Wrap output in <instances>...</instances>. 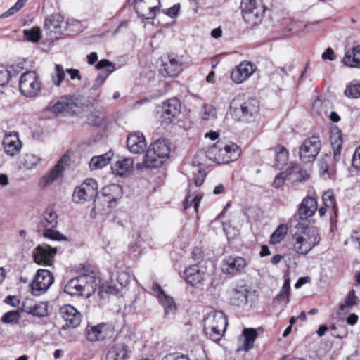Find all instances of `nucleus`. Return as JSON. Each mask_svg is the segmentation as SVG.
<instances>
[{
  "label": "nucleus",
  "instance_id": "48",
  "mask_svg": "<svg viewBox=\"0 0 360 360\" xmlns=\"http://www.w3.org/2000/svg\"><path fill=\"white\" fill-rule=\"evenodd\" d=\"M202 120L206 121H212L216 119V108L212 105H204L200 112Z\"/></svg>",
  "mask_w": 360,
  "mask_h": 360
},
{
  "label": "nucleus",
  "instance_id": "27",
  "mask_svg": "<svg viewBox=\"0 0 360 360\" xmlns=\"http://www.w3.org/2000/svg\"><path fill=\"white\" fill-rule=\"evenodd\" d=\"M110 327L106 323H100L91 327L87 332V339L91 342L101 341L107 338L111 333Z\"/></svg>",
  "mask_w": 360,
  "mask_h": 360
},
{
  "label": "nucleus",
  "instance_id": "40",
  "mask_svg": "<svg viewBox=\"0 0 360 360\" xmlns=\"http://www.w3.org/2000/svg\"><path fill=\"white\" fill-rule=\"evenodd\" d=\"M204 331L206 335L213 341L220 340L225 332L223 331V327H218L215 324H206V323H204Z\"/></svg>",
  "mask_w": 360,
  "mask_h": 360
},
{
  "label": "nucleus",
  "instance_id": "8",
  "mask_svg": "<svg viewBox=\"0 0 360 360\" xmlns=\"http://www.w3.org/2000/svg\"><path fill=\"white\" fill-rule=\"evenodd\" d=\"M321 150L319 138L316 136L305 139L300 146L299 155L304 163H309L315 160Z\"/></svg>",
  "mask_w": 360,
  "mask_h": 360
},
{
  "label": "nucleus",
  "instance_id": "29",
  "mask_svg": "<svg viewBox=\"0 0 360 360\" xmlns=\"http://www.w3.org/2000/svg\"><path fill=\"white\" fill-rule=\"evenodd\" d=\"M22 309L25 312L39 318L45 317L48 314V304L44 302L34 304L24 303Z\"/></svg>",
  "mask_w": 360,
  "mask_h": 360
},
{
  "label": "nucleus",
  "instance_id": "2",
  "mask_svg": "<svg viewBox=\"0 0 360 360\" xmlns=\"http://www.w3.org/2000/svg\"><path fill=\"white\" fill-rule=\"evenodd\" d=\"M96 283L94 276L82 274L70 279L64 287V292L70 295L89 297L95 291Z\"/></svg>",
  "mask_w": 360,
  "mask_h": 360
},
{
  "label": "nucleus",
  "instance_id": "12",
  "mask_svg": "<svg viewBox=\"0 0 360 360\" xmlns=\"http://www.w3.org/2000/svg\"><path fill=\"white\" fill-rule=\"evenodd\" d=\"M53 282L54 278L50 271L39 269L33 282L30 284L31 292L37 296L40 295L46 292Z\"/></svg>",
  "mask_w": 360,
  "mask_h": 360
},
{
  "label": "nucleus",
  "instance_id": "38",
  "mask_svg": "<svg viewBox=\"0 0 360 360\" xmlns=\"http://www.w3.org/2000/svg\"><path fill=\"white\" fill-rule=\"evenodd\" d=\"M63 171L60 169V165H56L50 172L44 176L40 180V186L46 187L62 176Z\"/></svg>",
  "mask_w": 360,
  "mask_h": 360
},
{
  "label": "nucleus",
  "instance_id": "18",
  "mask_svg": "<svg viewBox=\"0 0 360 360\" xmlns=\"http://www.w3.org/2000/svg\"><path fill=\"white\" fill-rule=\"evenodd\" d=\"M246 266L247 262L243 257L229 256L223 259L221 270L225 274L236 275L243 271Z\"/></svg>",
  "mask_w": 360,
  "mask_h": 360
},
{
  "label": "nucleus",
  "instance_id": "62",
  "mask_svg": "<svg viewBox=\"0 0 360 360\" xmlns=\"http://www.w3.org/2000/svg\"><path fill=\"white\" fill-rule=\"evenodd\" d=\"M353 167L360 171V146L356 149L352 158Z\"/></svg>",
  "mask_w": 360,
  "mask_h": 360
},
{
  "label": "nucleus",
  "instance_id": "36",
  "mask_svg": "<svg viewBox=\"0 0 360 360\" xmlns=\"http://www.w3.org/2000/svg\"><path fill=\"white\" fill-rule=\"evenodd\" d=\"M113 155L114 154L112 151H108L105 154L93 157L89 162V167L92 170H96L104 167L108 165L112 158Z\"/></svg>",
  "mask_w": 360,
  "mask_h": 360
},
{
  "label": "nucleus",
  "instance_id": "34",
  "mask_svg": "<svg viewBox=\"0 0 360 360\" xmlns=\"http://www.w3.org/2000/svg\"><path fill=\"white\" fill-rule=\"evenodd\" d=\"M204 323H206V324H215L218 327H223V331L226 330L228 325L226 316L222 311H219L207 314L204 320Z\"/></svg>",
  "mask_w": 360,
  "mask_h": 360
},
{
  "label": "nucleus",
  "instance_id": "13",
  "mask_svg": "<svg viewBox=\"0 0 360 360\" xmlns=\"http://www.w3.org/2000/svg\"><path fill=\"white\" fill-rule=\"evenodd\" d=\"M56 253V248H53L46 243L39 245L33 250L34 261L38 264L51 266Z\"/></svg>",
  "mask_w": 360,
  "mask_h": 360
},
{
  "label": "nucleus",
  "instance_id": "6",
  "mask_svg": "<svg viewBox=\"0 0 360 360\" xmlns=\"http://www.w3.org/2000/svg\"><path fill=\"white\" fill-rule=\"evenodd\" d=\"M265 10L262 0H248L243 10V19L251 27H256L262 22Z\"/></svg>",
  "mask_w": 360,
  "mask_h": 360
},
{
  "label": "nucleus",
  "instance_id": "56",
  "mask_svg": "<svg viewBox=\"0 0 360 360\" xmlns=\"http://www.w3.org/2000/svg\"><path fill=\"white\" fill-rule=\"evenodd\" d=\"M113 72L112 70L107 69L104 70L103 72L98 74V77L94 81V83L93 84L92 89L94 90H96L98 87H100L105 80L107 79V77L109 76V75Z\"/></svg>",
  "mask_w": 360,
  "mask_h": 360
},
{
  "label": "nucleus",
  "instance_id": "28",
  "mask_svg": "<svg viewBox=\"0 0 360 360\" xmlns=\"http://www.w3.org/2000/svg\"><path fill=\"white\" fill-rule=\"evenodd\" d=\"M342 63L350 68H360V45L355 44L346 51Z\"/></svg>",
  "mask_w": 360,
  "mask_h": 360
},
{
  "label": "nucleus",
  "instance_id": "49",
  "mask_svg": "<svg viewBox=\"0 0 360 360\" xmlns=\"http://www.w3.org/2000/svg\"><path fill=\"white\" fill-rule=\"evenodd\" d=\"M104 121V115L101 110H95L87 117V122L94 126H101Z\"/></svg>",
  "mask_w": 360,
  "mask_h": 360
},
{
  "label": "nucleus",
  "instance_id": "9",
  "mask_svg": "<svg viewBox=\"0 0 360 360\" xmlns=\"http://www.w3.org/2000/svg\"><path fill=\"white\" fill-rule=\"evenodd\" d=\"M230 108L235 112H241L240 120L248 121L251 117L257 115L259 110V102L257 99L249 98L243 103L234 99L231 103Z\"/></svg>",
  "mask_w": 360,
  "mask_h": 360
},
{
  "label": "nucleus",
  "instance_id": "58",
  "mask_svg": "<svg viewBox=\"0 0 360 360\" xmlns=\"http://www.w3.org/2000/svg\"><path fill=\"white\" fill-rule=\"evenodd\" d=\"M180 8H181L180 4H174L173 6H172L169 8L163 9L162 11V12L164 14L167 15V16L173 18H176L179 15Z\"/></svg>",
  "mask_w": 360,
  "mask_h": 360
},
{
  "label": "nucleus",
  "instance_id": "52",
  "mask_svg": "<svg viewBox=\"0 0 360 360\" xmlns=\"http://www.w3.org/2000/svg\"><path fill=\"white\" fill-rule=\"evenodd\" d=\"M20 314L18 311H10L6 312L1 318L2 322L14 325L19 322Z\"/></svg>",
  "mask_w": 360,
  "mask_h": 360
},
{
  "label": "nucleus",
  "instance_id": "11",
  "mask_svg": "<svg viewBox=\"0 0 360 360\" xmlns=\"http://www.w3.org/2000/svg\"><path fill=\"white\" fill-rule=\"evenodd\" d=\"M60 314L65 322L60 331V335L65 338L68 328H75L79 326L82 321L81 314L72 305L65 304L60 309Z\"/></svg>",
  "mask_w": 360,
  "mask_h": 360
},
{
  "label": "nucleus",
  "instance_id": "61",
  "mask_svg": "<svg viewBox=\"0 0 360 360\" xmlns=\"http://www.w3.org/2000/svg\"><path fill=\"white\" fill-rule=\"evenodd\" d=\"M11 77L10 72L5 69H0V86L6 85Z\"/></svg>",
  "mask_w": 360,
  "mask_h": 360
},
{
  "label": "nucleus",
  "instance_id": "47",
  "mask_svg": "<svg viewBox=\"0 0 360 360\" xmlns=\"http://www.w3.org/2000/svg\"><path fill=\"white\" fill-rule=\"evenodd\" d=\"M65 71L61 65H55L54 72L51 75V81L56 86H60L62 82L65 79Z\"/></svg>",
  "mask_w": 360,
  "mask_h": 360
},
{
  "label": "nucleus",
  "instance_id": "26",
  "mask_svg": "<svg viewBox=\"0 0 360 360\" xmlns=\"http://www.w3.org/2000/svg\"><path fill=\"white\" fill-rule=\"evenodd\" d=\"M74 107V103L67 97H63L57 101H51L46 110L55 115L65 114L70 112Z\"/></svg>",
  "mask_w": 360,
  "mask_h": 360
},
{
  "label": "nucleus",
  "instance_id": "23",
  "mask_svg": "<svg viewBox=\"0 0 360 360\" xmlns=\"http://www.w3.org/2000/svg\"><path fill=\"white\" fill-rule=\"evenodd\" d=\"M3 145L5 153L10 156L18 154L22 148V143L18 133H11L4 136Z\"/></svg>",
  "mask_w": 360,
  "mask_h": 360
},
{
  "label": "nucleus",
  "instance_id": "51",
  "mask_svg": "<svg viewBox=\"0 0 360 360\" xmlns=\"http://www.w3.org/2000/svg\"><path fill=\"white\" fill-rule=\"evenodd\" d=\"M117 285L122 290L124 288L127 287L130 283V275L125 271L118 272L115 276H113Z\"/></svg>",
  "mask_w": 360,
  "mask_h": 360
},
{
  "label": "nucleus",
  "instance_id": "24",
  "mask_svg": "<svg viewBox=\"0 0 360 360\" xmlns=\"http://www.w3.org/2000/svg\"><path fill=\"white\" fill-rule=\"evenodd\" d=\"M127 146L132 153L139 154L143 152L146 147L143 134L139 131L130 134L127 140Z\"/></svg>",
  "mask_w": 360,
  "mask_h": 360
},
{
  "label": "nucleus",
  "instance_id": "1",
  "mask_svg": "<svg viewBox=\"0 0 360 360\" xmlns=\"http://www.w3.org/2000/svg\"><path fill=\"white\" fill-rule=\"evenodd\" d=\"M290 231L292 248L297 254L307 255L319 244L321 238L317 230L306 222L298 221Z\"/></svg>",
  "mask_w": 360,
  "mask_h": 360
},
{
  "label": "nucleus",
  "instance_id": "25",
  "mask_svg": "<svg viewBox=\"0 0 360 360\" xmlns=\"http://www.w3.org/2000/svg\"><path fill=\"white\" fill-rule=\"evenodd\" d=\"M317 210L316 200L312 197L304 198L298 209V216L302 220H305L314 215Z\"/></svg>",
  "mask_w": 360,
  "mask_h": 360
},
{
  "label": "nucleus",
  "instance_id": "42",
  "mask_svg": "<svg viewBox=\"0 0 360 360\" xmlns=\"http://www.w3.org/2000/svg\"><path fill=\"white\" fill-rule=\"evenodd\" d=\"M330 143L333 150V154L340 156L342 144V135L340 130H334L331 132Z\"/></svg>",
  "mask_w": 360,
  "mask_h": 360
},
{
  "label": "nucleus",
  "instance_id": "3",
  "mask_svg": "<svg viewBox=\"0 0 360 360\" xmlns=\"http://www.w3.org/2000/svg\"><path fill=\"white\" fill-rule=\"evenodd\" d=\"M240 148L235 143L223 144L217 143L207 153L210 159L219 164H228L236 161L240 155Z\"/></svg>",
  "mask_w": 360,
  "mask_h": 360
},
{
  "label": "nucleus",
  "instance_id": "54",
  "mask_svg": "<svg viewBox=\"0 0 360 360\" xmlns=\"http://www.w3.org/2000/svg\"><path fill=\"white\" fill-rule=\"evenodd\" d=\"M53 228H47L46 229H44L43 236L49 239L53 240H66V237L60 233V232L53 229Z\"/></svg>",
  "mask_w": 360,
  "mask_h": 360
},
{
  "label": "nucleus",
  "instance_id": "57",
  "mask_svg": "<svg viewBox=\"0 0 360 360\" xmlns=\"http://www.w3.org/2000/svg\"><path fill=\"white\" fill-rule=\"evenodd\" d=\"M196 172L195 171H193V179H194V182H195V184L197 187H199L200 186L204 181H205V172H203L202 171H201V169L200 168H196L195 169Z\"/></svg>",
  "mask_w": 360,
  "mask_h": 360
},
{
  "label": "nucleus",
  "instance_id": "59",
  "mask_svg": "<svg viewBox=\"0 0 360 360\" xmlns=\"http://www.w3.org/2000/svg\"><path fill=\"white\" fill-rule=\"evenodd\" d=\"M356 290V289L352 290L349 292L348 295L346 297V298H345V305L346 306L352 307L356 303L358 297L355 295Z\"/></svg>",
  "mask_w": 360,
  "mask_h": 360
},
{
  "label": "nucleus",
  "instance_id": "50",
  "mask_svg": "<svg viewBox=\"0 0 360 360\" xmlns=\"http://www.w3.org/2000/svg\"><path fill=\"white\" fill-rule=\"evenodd\" d=\"M23 34L27 40L32 42H38L41 37V30L38 27L24 30Z\"/></svg>",
  "mask_w": 360,
  "mask_h": 360
},
{
  "label": "nucleus",
  "instance_id": "31",
  "mask_svg": "<svg viewBox=\"0 0 360 360\" xmlns=\"http://www.w3.org/2000/svg\"><path fill=\"white\" fill-rule=\"evenodd\" d=\"M163 162L164 161L160 158L158 157L157 153H149V149L148 148L144 155L143 162L138 163L136 168L139 169L143 167L146 169L158 168L162 165Z\"/></svg>",
  "mask_w": 360,
  "mask_h": 360
},
{
  "label": "nucleus",
  "instance_id": "17",
  "mask_svg": "<svg viewBox=\"0 0 360 360\" xmlns=\"http://www.w3.org/2000/svg\"><path fill=\"white\" fill-rule=\"evenodd\" d=\"M340 156L336 157L335 154H326L319 161V173L321 177L326 180L336 174V163L340 160Z\"/></svg>",
  "mask_w": 360,
  "mask_h": 360
},
{
  "label": "nucleus",
  "instance_id": "46",
  "mask_svg": "<svg viewBox=\"0 0 360 360\" xmlns=\"http://www.w3.org/2000/svg\"><path fill=\"white\" fill-rule=\"evenodd\" d=\"M121 290L117 285V283L115 281L114 277H112L110 281L105 284H103L101 288L100 294L101 297L104 296V293L108 295H116Z\"/></svg>",
  "mask_w": 360,
  "mask_h": 360
},
{
  "label": "nucleus",
  "instance_id": "63",
  "mask_svg": "<svg viewBox=\"0 0 360 360\" xmlns=\"http://www.w3.org/2000/svg\"><path fill=\"white\" fill-rule=\"evenodd\" d=\"M191 255L194 261L200 262L204 257V252L200 248L195 247L193 249Z\"/></svg>",
  "mask_w": 360,
  "mask_h": 360
},
{
  "label": "nucleus",
  "instance_id": "33",
  "mask_svg": "<svg viewBox=\"0 0 360 360\" xmlns=\"http://www.w3.org/2000/svg\"><path fill=\"white\" fill-rule=\"evenodd\" d=\"M275 153V166L278 169H283L289 160V153L287 149L281 145H277L274 148Z\"/></svg>",
  "mask_w": 360,
  "mask_h": 360
},
{
  "label": "nucleus",
  "instance_id": "4",
  "mask_svg": "<svg viewBox=\"0 0 360 360\" xmlns=\"http://www.w3.org/2000/svg\"><path fill=\"white\" fill-rule=\"evenodd\" d=\"M121 186L117 184H112L110 186L104 188L101 195H97L94 200L93 211L98 214H108L111 207L115 205L118 195L112 193H120Z\"/></svg>",
  "mask_w": 360,
  "mask_h": 360
},
{
  "label": "nucleus",
  "instance_id": "43",
  "mask_svg": "<svg viewBox=\"0 0 360 360\" xmlns=\"http://www.w3.org/2000/svg\"><path fill=\"white\" fill-rule=\"evenodd\" d=\"M288 231V226L287 224H281L271 234L270 238V243L277 244L284 240Z\"/></svg>",
  "mask_w": 360,
  "mask_h": 360
},
{
  "label": "nucleus",
  "instance_id": "21",
  "mask_svg": "<svg viewBox=\"0 0 360 360\" xmlns=\"http://www.w3.org/2000/svg\"><path fill=\"white\" fill-rule=\"evenodd\" d=\"M181 112V103L176 98H172L162 105V111L160 115L162 123L169 124L174 118Z\"/></svg>",
  "mask_w": 360,
  "mask_h": 360
},
{
  "label": "nucleus",
  "instance_id": "45",
  "mask_svg": "<svg viewBox=\"0 0 360 360\" xmlns=\"http://www.w3.org/2000/svg\"><path fill=\"white\" fill-rule=\"evenodd\" d=\"M283 285L281 292L276 295V299L279 302L285 301L288 302L290 300V280L287 276H285Z\"/></svg>",
  "mask_w": 360,
  "mask_h": 360
},
{
  "label": "nucleus",
  "instance_id": "30",
  "mask_svg": "<svg viewBox=\"0 0 360 360\" xmlns=\"http://www.w3.org/2000/svg\"><path fill=\"white\" fill-rule=\"evenodd\" d=\"M134 168V161L131 158H123L118 160L112 167L113 173L117 176H125L129 174Z\"/></svg>",
  "mask_w": 360,
  "mask_h": 360
},
{
  "label": "nucleus",
  "instance_id": "7",
  "mask_svg": "<svg viewBox=\"0 0 360 360\" xmlns=\"http://www.w3.org/2000/svg\"><path fill=\"white\" fill-rule=\"evenodd\" d=\"M98 195V184L93 179H86L80 186L75 188L72 198L77 203L91 200Z\"/></svg>",
  "mask_w": 360,
  "mask_h": 360
},
{
  "label": "nucleus",
  "instance_id": "10",
  "mask_svg": "<svg viewBox=\"0 0 360 360\" xmlns=\"http://www.w3.org/2000/svg\"><path fill=\"white\" fill-rule=\"evenodd\" d=\"M70 25V21L65 20L60 14L50 15L44 22L45 29L51 39H58L68 30Z\"/></svg>",
  "mask_w": 360,
  "mask_h": 360
},
{
  "label": "nucleus",
  "instance_id": "37",
  "mask_svg": "<svg viewBox=\"0 0 360 360\" xmlns=\"http://www.w3.org/2000/svg\"><path fill=\"white\" fill-rule=\"evenodd\" d=\"M41 161V158L34 153H25L20 161V168L25 170H31L35 168Z\"/></svg>",
  "mask_w": 360,
  "mask_h": 360
},
{
  "label": "nucleus",
  "instance_id": "64",
  "mask_svg": "<svg viewBox=\"0 0 360 360\" xmlns=\"http://www.w3.org/2000/svg\"><path fill=\"white\" fill-rule=\"evenodd\" d=\"M96 68L98 69H103V68H111L110 70H112V69H113V70H115L113 63H111L110 61H109L108 60H106V59H103V60H100L96 64Z\"/></svg>",
  "mask_w": 360,
  "mask_h": 360
},
{
  "label": "nucleus",
  "instance_id": "39",
  "mask_svg": "<svg viewBox=\"0 0 360 360\" xmlns=\"http://www.w3.org/2000/svg\"><path fill=\"white\" fill-rule=\"evenodd\" d=\"M40 224L44 229L55 228L58 224V215L56 212L53 210L45 211L42 215Z\"/></svg>",
  "mask_w": 360,
  "mask_h": 360
},
{
  "label": "nucleus",
  "instance_id": "15",
  "mask_svg": "<svg viewBox=\"0 0 360 360\" xmlns=\"http://www.w3.org/2000/svg\"><path fill=\"white\" fill-rule=\"evenodd\" d=\"M151 289L164 307L165 317L173 318L176 311V305L173 298L166 295L162 287L158 283H153Z\"/></svg>",
  "mask_w": 360,
  "mask_h": 360
},
{
  "label": "nucleus",
  "instance_id": "16",
  "mask_svg": "<svg viewBox=\"0 0 360 360\" xmlns=\"http://www.w3.org/2000/svg\"><path fill=\"white\" fill-rule=\"evenodd\" d=\"M160 0H136L135 10L138 16L142 19H154L159 10Z\"/></svg>",
  "mask_w": 360,
  "mask_h": 360
},
{
  "label": "nucleus",
  "instance_id": "32",
  "mask_svg": "<svg viewBox=\"0 0 360 360\" xmlns=\"http://www.w3.org/2000/svg\"><path fill=\"white\" fill-rule=\"evenodd\" d=\"M149 153H157L158 157L163 161L169 153L170 148L165 139H158L152 143L149 147Z\"/></svg>",
  "mask_w": 360,
  "mask_h": 360
},
{
  "label": "nucleus",
  "instance_id": "60",
  "mask_svg": "<svg viewBox=\"0 0 360 360\" xmlns=\"http://www.w3.org/2000/svg\"><path fill=\"white\" fill-rule=\"evenodd\" d=\"M286 176L287 174L285 172H281L278 174H277L273 182V186L274 188H279L282 186L285 182Z\"/></svg>",
  "mask_w": 360,
  "mask_h": 360
},
{
  "label": "nucleus",
  "instance_id": "5",
  "mask_svg": "<svg viewBox=\"0 0 360 360\" xmlns=\"http://www.w3.org/2000/svg\"><path fill=\"white\" fill-rule=\"evenodd\" d=\"M41 82L35 71L25 72L19 79V90L27 98H35L41 92Z\"/></svg>",
  "mask_w": 360,
  "mask_h": 360
},
{
  "label": "nucleus",
  "instance_id": "22",
  "mask_svg": "<svg viewBox=\"0 0 360 360\" xmlns=\"http://www.w3.org/2000/svg\"><path fill=\"white\" fill-rule=\"evenodd\" d=\"M184 276L188 284L193 287L200 288L203 285L205 271L200 269L198 266L193 265L185 269Z\"/></svg>",
  "mask_w": 360,
  "mask_h": 360
},
{
  "label": "nucleus",
  "instance_id": "44",
  "mask_svg": "<svg viewBox=\"0 0 360 360\" xmlns=\"http://www.w3.org/2000/svg\"><path fill=\"white\" fill-rule=\"evenodd\" d=\"M344 94L349 98H360V80H354L348 84Z\"/></svg>",
  "mask_w": 360,
  "mask_h": 360
},
{
  "label": "nucleus",
  "instance_id": "53",
  "mask_svg": "<svg viewBox=\"0 0 360 360\" xmlns=\"http://www.w3.org/2000/svg\"><path fill=\"white\" fill-rule=\"evenodd\" d=\"M201 200V197L198 195L193 196L190 193L187 195L184 202V207L185 210L191 207L192 205H193L195 212H197L198 210L200 202Z\"/></svg>",
  "mask_w": 360,
  "mask_h": 360
},
{
  "label": "nucleus",
  "instance_id": "35",
  "mask_svg": "<svg viewBox=\"0 0 360 360\" xmlns=\"http://www.w3.org/2000/svg\"><path fill=\"white\" fill-rule=\"evenodd\" d=\"M248 292L249 290L245 285L233 289L231 298V304L236 306L247 304Z\"/></svg>",
  "mask_w": 360,
  "mask_h": 360
},
{
  "label": "nucleus",
  "instance_id": "41",
  "mask_svg": "<svg viewBox=\"0 0 360 360\" xmlns=\"http://www.w3.org/2000/svg\"><path fill=\"white\" fill-rule=\"evenodd\" d=\"M243 335L244 340L241 349L248 352L253 347L254 342L257 336V332L254 328H245Z\"/></svg>",
  "mask_w": 360,
  "mask_h": 360
},
{
  "label": "nucleus",
  "instance_id": "14",
  "mask_svg": "<svg viewBox=\"0 0 360 360\" xmlns=\"http://www.w3.org/2000/svg\"><path fill=\"white\" fill-rule=\"evenodd\" d=\"M132 353L126 342L116 338L112 345L109 347L106 354V360H127Z\"/></svg>",
  "mask_w": 360,
  "mask_h": 360
},
{
  "label": "nucleus",
  "instance_id": "19",
  "mask_svg": "<svg viewBox=\"0 0 360 360\" xmlns=\"http://www.w3.org/2000/svg\"><path fill=\"white\" fill-rule=\"evenodd\" d=\"M182 71L181 60L172 55L162 60L160 72L164 77H175Z\"/></svg>",
  "mask_w": 360,
  "mask_h": 360
},
{
  "label": "nucleus",
  "instance_id": "55",
  "mask_svg": "<svg viewBox=\"0 0 360 360\" xmlns=\"http://www.w3.org/2000/svg\"><path fill=\"white\" fill-rule=\"evenodd\" d=\"M27 1V0H18L14 6H13L7 11L1 14V18H6L14 15L15 13L18 12L21 8L24 7Z\"/></svg>",
  "mask_w": 360,
  "mask_h": 360
},
{
  "label": "nucleus",
  "instance_id": "20",
  "mask_svg": "<svg viewBox=\"0 0 360 360\" xmlns=\"http://www.w3.org/2000/svg\"><path fill=\"white\" fill-rule=\"evenodd\" d=\"M256 69V66L250 62H241L232 70L231 78L235 83L241 84L248 79Z\"/></svg>",
  "mask_w": 360,
  "mask_h": 360
}]
</instances>
